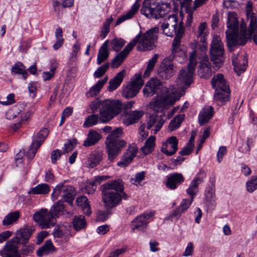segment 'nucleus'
Here are the masks:
<instances>
[{
    "label": "nucleus",
    "instance_id": "obj_1",
    "mask_svg": "<svg viewBox=\"0 0 257 257\" xmlns=\"http://www.w3.org/2000/svg\"><path fill=\"white\" fill-rule=\"evenodd\" d=\"M246 16L249 22L247 33L244 22L242 21L239 27V23L235 14L229 13L228 15L227 30L225 33L227 46L230 52L234 51L235 48L240 46L244 45L247 40L251 39L257 30V14L247 11Z\"/></svg>",
    "mask_w": 257,
    "mask_h": 257
},
{
    "label": "nucleus",
    "instance_id": "obj_2",
    "mask_svg": "<svg viewBox=\"0 0 257 257\" xmlns=\"http://www.w3.org/2000/svg\"><path fill=\"white\" fill-rule=\"evenodd\" d=\"M102 131L105 134L110 133L106 138L105 144L108 160L113 162L126 145V142L121 139L123 134L122 129L119 127L112 131L111 126H105Z\"/></svg>",
    "mask_w": 257,
    "mask_h": 257
},
{
    "label": "nucleus",
    "instance_id": "obj_3",
    "mask_svg": "<svg viewBox=\"0 0 257 257\" xmlns=\"http://www.w3.org/2000/svg\"><path fill=\"white\" fill-rule=\"evenodd\" d=\"M90 107L93 113L100 108V121L106 123L120 112L122 104L118 100L107 99L100 101L96 100L91 103Z\"/></svg>",
    "mask_w": 257,
    "mask_h": 257
},
{
    "label": "nucleus",
    "instance_id": "obj_4",
    "mask_svg": "<svg viewBox=\"0 0 257 257\" xmlns=\"http://www.w3.org/2000/svg\"><path fill=\"white\" fill-rule=\"evenodd\" d=\"M163 85L162 82L157 78H151L145 85L143 92L146 97H151L157 94V98L150 103V107L155 111H159V108L164 106L168 100L167 95H161L160 93L162 91Z\"/></svg>",
    "mask_w": 257,
    "mask_h": 257
},
{
    "label": "nucleus",
    "instance_id": "obj_5",
    "mask_svg": "<svg viewBox=\"0 0 257 257\" xmlns=\"http://www.w3.org/2000/svg\"><path fill=\"white\" fill-rule=\"evenodd\" d=\"M32 233L33 230L28 226H26L18 231L16 236L6 243L4 249L1 251L3 257L12 255L18 253L19 245L26 244Z\"/></svg>",
    "mask_w": 257,
    "mask_h": 257
},
{
    "label": "nucleus",
    "instance_id": "obj_6",
    "mask_svg": "<svg viewBox=\"0 0 257 257\" xmlns=\"http://www.w3.org/2000/svg\"><path fill=\"white\" fill-rule=\"evenodd\" d=\"M197 64V51L194 50L190 53L189 63L187 68L180 71L177 78L178 85L188 87L193 82V77L196 66Z\"/></svg>",
    "mask_w": 257,
    "mask_h": 257
},
{
    "label": "nucleus",
    "instance_id": "obj_7",
    "mask_svg": "<svg viewBox=\"0 0 257 257\" xmlns=\"http://www.w3.org/2000/svg\"><path fill=\"white\" fill-rule=\"evenodd\" d=\"M171 10V5L169 3L160 2L156 5L148 4L143 5L141 13L149 19H156L164 17Z\"/></svg>",
    "mask_w": 257,
    "mask_h": 257
},
{
    "label": "nucleus",
    "instance_id": "obj_8",
    "mask_svg": "<svg viewBox=\"0 0 257 257\" xmlns=\"http://www.w3.org/2000/svg\"><path fill=\"white\" fill-rule=\"evenodd\" d=\"M159 31L158 27H154L148 30L144 34L140 32L138 34H141L140 38L138 43L137 49L139 51L151 50L155 48V43L158 39L157 34Z\"/></svg>",
    "mask_w": 257,
    "mask_h": 257
},
{
    "label": "nucleus",
    "instance_id": "obj_9",
    "mask_svg": "<svg viewBox=\"0 0 257 257\" xmlns=\"http://www.w3.org/2000/svg\"><path fill=\"white\" fill-rule=\"evenodd\" d=\"M224 52L223 44L220 37L214 36L211 44L210 54L211 61L217 67H220L224 61Z\"/></svg>",
    "mask_w": 257,
    "mask_h": 257
},
{
    "label": "nucleus",
    "instance_id": "obj_10",
    "mask_svg": "<svg viewBox=\"0 0 257 257\" xmlns=\"http://www.w3.org/2000/svg\"><path fill=\"white\" fill-rule=\"evenodd\" d=\"M76 195L73 187L70 185H65L64 183L58 184L53 190L52 193V198L56 200L59 196L62 197L63 199L70 205H73V202Z\"/></svg>",
    "mask_w": 257,
    "mask_h": 257
},
{
    "label": "nucleus",
    "instance_id": "obj_11",
    "mask_svg": "<svg viewBox=\"0 0 257 257\" xmlns=\"http://www.w3.org/2000/svg\"><path fill=\"white\" fill-rule=\"evenodd\" d=\"M33 218L39 226L42 229H47L54 226L56 220L51 212L46 208H42L36 212Z\"/></svg>",
    "mask_w": 257,
    "mask_h": 257
},
{
    "label": "nucleus",
    "instance_id": "obj_12",
    "mask_svg": "<svg viewBox=\"0 0 257 257\" xmlns=\"http://www.w3.org/2000/svg\"><path fill=\"white\" fill-rule=\"evenodd\" d=\"M144 84V81L141 74H136L131 82L127 84L123 89L122 95L126 98H131L135 97L139 92L142 86Z\"/></svg>",
    "mask_w": 257,
    "mask_h": 257
},
{
    "label": "nucleus",
    "instance_id": "obj_13",
    "mask_svg": "<svg viewBox=\"0 0 257 257\" xmlns=\"http://www.w3.org/2000/svg\"><path fill=\"white\" fill-rule=\"evenodd\" d=\"M100 190L104 206L106 209H111L120 203L121 196L119 192L105 189Z\"/></svg>",
    "mask_w": 257,
    "mask_h": 257
},
{
    "label": "nucleus",
    "instance_id": "obj_14",
    "mask_svg": "<svg viewBox=\"0 0 257 257\" xmlns=\"http://www.w3.org/2000/svg\"><path fill=\"white\" fill-rule=\"evenodd\" d=\"M141 34L137 35L120 52L117 53L111 61V66L113 68H118L124 61L130 52L138 43Z\"/></svg>",
    "mask_w": 257,
    "mask_h": 257
},
{
    "label": "nucleus",
    "instance_id": "obj_15",
    "mask_svg": "<svg viewBox=\"0 0 257 257\" xmlns=\"http://www.w3.org/2000/svg\"><path fill=\"white\" fill-rule=\"evenodd\" d=\"M172 56L165 58L158 70L159 76L164 80L169 79L175 74Z\"/></svg>",
    "mask_w": 257,
    "mask_h": 257
},
{
    "label": "nucleus",
    "instance_id": "obj_16",
    "mask_svg": "<svg viewBox=\"0 0 257 257\" xmlns=\"http://www.w3.org/2000/svg\"><path fill=\"white\" fill-rule=\"evenodd\" d=\"M154 213H145L134 219L131 224V230L135 232L137 231H144L147 227L148 223L152 220Z\"/></svg>",
    "mask_w": 257,
    "mask_h": 257
},
{
    "label": "nucleus",
    "instance_id": "obj_17",
    "mask_svg": "<svg viewBox=\"0 0 257 257\" xmlns=\"http://www.w3.org/2000/svg\"><path fill=\"white\" fill-rule=\"evenodd\" d=\"M162 107L163 106H161V108H159V111L154 110L155 112L150 116L147 121V129L150 130L154 127L155 128L153 129L152 131H154L153 133L154 134H157L161 130L165 122L164 113L159 115L156 113L159 112L160 110L162 111L163 110Z\"/></svg>",
    "mask_w": 257,
    "mask_h": 257
},
{
    "label": "nucleus",
    "instance_id": "obj_18",
    "mask_svg": "<svg viewBox=\"0 0 257 257\" xmlns=\"http://www.w3.org/2000/svg\"><path fill=\"white\" fill-rule=\"evenodd\" d=\"M184 32V28L183 26V22H181L179 25V30L177 34L175 35V37L172 43V53L169 56H172L175 58L178 56H181L184 54V52L181 50L180 45L181 43V40L183 37Z\"/></svg>",
    "mask_w": 257,
    "mask_h": 257
},
{
    "label": "nucleus",
    "instance_id": "obj_19",
    "mask_svg": "<svg viewBox=\"0 0 257 257\" xmlns=\"http://www.w3.org/2000/svg\"><path fill=\"white\" fill-rule=\"evenodd\" d=\"M206 28V23H201L198 27L197 33L196 34L197 40L194 44V48H199L202 52L206 50V34L205 30Z\"/></svg>",
    "mask_w": 257,
    "mask_h": 257
},
{
    "label": "nucleus",
    "instance_id": "obj_20",
    "mask_svg": "<svg viewBox=\"0 0 257 257\" xmlns=\"http://www.w3.org/2000/svg\"><path fill=\"white\" fill-rule=\"evenodd\" d=\"M178 144L176 137L172 136L168 139L167 142L163 145L161 151L168 156H172L178 150Z\"/></svg>",
    "mask_w": 257,
    "mask_h": 257
},
{
    "label": "nucleus",
    "instance_id": "obj_21",
    "mask_svg": "<svg viewBox=\"0 0 257 257\" xmlns=\"http://www.w3.org/2000/svg\"><path fill=\"white\" fill-rule=\"evenodd\" d=\"M197 72L198 76L200 78L208 79L211 76V64L208 57H204L203 59L200 62Z\"/></svg>",
    "mask_w": 257,
    "mask_h": 257
},
{
    "label": "nucleus",
    "instance_id": "obj_22",
    "mask_svg": "<svg viewBox=\"0 0 257 257\" xmlns=\"http://www.w3.org/2000/svg\"><path fill=\"white\" fill-rule=\"evenodd\" d=\"M137 152L138 148L136 145L129 146L126 152L122 157V161L117 162V166L123 167L127 166L136 157Z\"/></svg>",
    "mask_w": 257,
    "mask_h": 257
},
{
    "label": "nucleus",
    "instance_id": "obj_23",
    "mask_svg": "<svg viewBox=\"0 0 257 257\" xmlns=\"http://www.w3.org/2000/svg\"><path fill=\"white\" fill-rule=\"evenodd\" d=\"M184 181V178L181 173H175L170 174L167 179L166 186L174 190Z\"/></svg>",
    "mask_w": 257,
    "mask_h": 257
},
{
    "label": "nucleus",
    "instance_id": "obj_24",
    "mask_svg": "<svg viewBox=\"0 0 257 257\" xmlns=\"http://www.w3.org/2000/svg\"><path fill=\"white\" fill-rule=\"evenodd\" d=\"M100 189L112 190L119 192L124 190L123 182L121 179H116L109 181L100 187Z\"/></svg>",
    "mask_w": 257,
    "mask_h": 257
},
{
    "label": "nucleus",
    "instance_id": "obj_25",
    "mask_svg": "<svg viewBox=\"0 0 257 257\" xmlns=\"http://www.w3.org/2000/svg\"><path fill=\"white\" fill-rule=\"evenodd\" d=\"M201 172H199L191 181L189 188L187 189V193L190 196V198L194 199L195 196L197 194L199 190V185L203 181V178L199 177V175L201 174Z\"/></svg>",
    "mask_w": 257,
    "mask_h": 257
},
{
    "label": "nucleus",
    "instance_id": "obj_26",
    "mask_svg": "<svg viewBox=\"0 0 257 257\" xmlns=\"http://www.w3.org/2000/svg\"><path fill=\"white\" fill-rule=\"evenodd\" d=\"M144 112L143 110H134L126 111L125 119L124 122L126 125H129L137 122L144 115Z\"/></svg>",
    "mask_w": 257,
    "mask_h": 257
},
{
    "label": "nucleus",
    "instance_id": "obj_27",
    "mask_svg": "<svg viewBox=\"0 0 257 257\" xmlns=\"http://www.w3.org/2000/svg\"><path fill=\"white\" fill-rule=\"evenodd\" d=\"M211 84L212 87L215 90L220 89L228 90L229 85L227 84L224 76L221 74H218L214 75L211 80Z\"/></svg>",
    "mask_w": 257,
    "mask_h": 257
},
{
    "label": "nucleus",
    "instance_id": "obj_28",
    "mask_svg": "<svg viewBox=\"0 0 257 257\" xmlns=\"http://www.w3.org/2000/svg\"><path fill=\"white\" fill-rule=\"evenodd\" d=\"M103 153L102 151L95 150L88 157V165L90 168H94L98 165L102 160Z\"/></svg>",
    "mask_w": 257,
    "mask_h": 257
},
{
    "label": "nucleus",
    "instance_id": "obj_29",
    "mask_svg": "<svg viewBox=\"0 0 257 257\" xmlns=\"http://www.w3.org/2000/svg\"><path fill=\"white\" fill-rule=\"evenodd\" d=\"M141 0H136L131 9L125 14L121 16L116 21L115 25H118L123 22L131 19L137 12L140 5L139 3Z\"/></svg>",
    "mask_w": 257,
    "mask_h": 257
},
{
    "label": "nucleus",
    "instance_id": "obj_30",
    "mask_svg": "<svg viewBox=\"0 0 257 257\" xmlns=\"http://www.w3.org/2000/svg\"><path fill=\"white\" fill-rule=\"evenodd\" d=\"M213 108L211 106L202 109L199 114V122L200 125L207 123L213 115Z\"/></svg>",
    "mask_w": 257,
    "mask_h": 257
},
{
    "label": "nucleus",
    "instance_id": "obj_31",
    "mask_svg": "<svg viewBox=\"0 0 257 257\" xmlns=\"http://www.w3.org/2000/svg\"><path fill=\"white\" fill-rule=\"evenodd\" d=\"M125 73V70L118 72L113 79L109 82V86L107 90L109 91H113L116 89L121 83Z\"/></svg>",
    "mask_w": 257,
    "mask_h": 257
},
{
    "label": "nucleus",
    "instance_id": "obj_32",
    "mask_svg": "<svg viewBox=\"0 0 257 257\" xmlns=\"http://www.w3.org/2000/svg\"><path fill=\"white\" fill-rule=\"evenodd\" d=\"M107 80V77L98 80L94 85L90 88L89 91L86 93V96L87 97H93L97 95Z\"/></svg>",
    "mask_w": 257,
    "mask_h": 257
},
{
    "label": "nucleus",
    "instance_id": "obj_33",
    "mask_svg": "<svg viewBox=\"0 0 257 257\" xmlns=\"http://www.w3.org/2000/svg\"><path fill=\"white\" fill-rule=\"evenodd\" d=\"M108 40L105 41L99 49L97 57V64H101L104 62L108 57L109 53L107 49Z\"/></svg>",
    "mask_w": 257,
    "mask_h": 257
},
{
    "label": "nucleus",
    "instance_id": "obj_34",
    "mask_svg": "<svg viewBox=\"0 0 257 257\" xmlns=\"http://www.w3.org/2000/svg\"><path fill=\"white\" fill-rule=\"evenodd\" d=\"M230 95L229 89L228 90L220 89L215 90L214 95V99L219 103V105H223L226 101L229 100Z\"/></svg>",
    "mask_w": 257,
    "mask_h": 257
},
{
    "label": "nucleus",
    "instance_id": "obj_35",
    "mask_svg": "<svg viewBox=\"0 0 257 257\" xmlns=\"http://www.w3.org/2000/svg\"><path fill=\"white\" fill-rule=\"evenodd\" d=\"M101 135L95 131L91 130L89 132L86 140L84 142L83 145L85 147H90L95 145L101 139Z\"/></svg>",
    "mask_w": 257,
    "mask_h": 257
},
{
    "label": "nucleus",
    "instance_id": "obj_36",
    "mask_svg": "<svg viewBox=\"0 0 257 257\" xmlns=\"http://www.w3.org/2000/svg\"><path fill=\"white\" fill-rule=\"evenodd\" d=\"M108 177L107 176H97L95 177L93 182L86 186L85 188L86 192L89 194L93 193L96 190V186L101 183L103 181L106 180Z\"/></svg>",
    "mask_w": 257,
    "mask_h": 257
},
{
    "label": "nucleus",
    "instance_id": "obj_37",
    "mask_svg": "<svg viewBox=\"0 0 257 257\" xmlns=\"http://www.w3.org/2000/svg\"><path fill=\"white\" fill-rule=\"evenodd\" d=\"M64 210V206L63 204V201L62 200H59L52 206L49 211L51 212L56 220V218L63 214Z\"/></svg>",
    "mask_w": 257,
    "mask_h": 257
},
{
    "label": "nucleus",
    "instance_id": "obj_38",
    "mask_svg": "<svg viewBox=\"0 0 257 257\" xmlns=\"http://www.w3.org/2000/svg\"><path fill=\"white\" fill-rule=\"evenodd\" d=\"M50 190V187L48 184L42 183L32 188L28 193L30 194H46L49 193Z\"/></svg>",
    "mask_w": 257,
    "mask_h": 257
},
{
    "label": "nucleus",
    "instance_id": "obj_39",
    "mask_svg": "<svg viewBox=\"0 0 257 257\" xmlns=\"http://www.w3.org/2000/svg\"><path fill=\"white\" fill-rule=\"evenodd\" d=\"M155 137L151 136L146 141L141 150L145 155L152 153L155 147Z\"/></svg>",
    "mask_w": 257,
    "mask_h": 257
},
{
    "label": "nucleus",
    "instance_id": "obj_40",
    "mask_svg": "<svg viewBox=\"0 0 257 257\" xmlns=\"http://www.w3.org/2000/svg\"><path fill=\"white\" fill-rule=\"evenodd\" d=\"M54 249V246L50 240H47L44 244L37 251V254L38 256L41 257L44 254H48L52 251Z\"/></svg>",
    "mask_w": 257,
    "mask_h": 257
},
{
    "label": "nucleus",
    "instance_id": "obj_41",
    "mask_svg": "<svg viewBox=\"0 0 257 257\" xmlns=\"http://www.w3.org/2000/svg\"><path fill=\"white\" fill-rule=\"evenodd\" d=\"M49 134V130L46 128L41 129L37 134L35 140L33 141L37 145V148H39L45 139Z\"/></svg>",
    "mask_w": 257,
    "mask_h": 257
},
{
    "label": "nucleus",
    "instance_id": "obj_42",
    "mask_svg": "<svg viewBox=\"0 0 257 257\" xmlns=\"http://www.w3.org/2000/svg\"><path fill=\"white\" fill-rule=\"evenodd\" d=\"M232 62L234 66V71L238 76L244 72L246 69L247 63L246 60L243 62V64H241L238 62L237 57L234 55L232 58Z\"/></svg>",
    "mask_w": 257,
    "mask_h": 257
},
{
    "label": "nucleus",
    "instance_id": "obj_43",
    "mask_svg": "<svg viewBox=\"0 0 257 257\" xmlns=\"http://www.w3.org/2000/svg\"><path fill=\"white\" fill-rule=\"evenodd\" d=\"M184 117V114H180L176 115L169 123L168 127L169 130L172 132L178 128L180 126Z\"/></svg>",
    "mask_w": 257,
    "mask_h": 257
},
{
    "label": "nucleus",
    "instance_id": "obj_44",
    "mask_svg": "<svg viewBox=\"0 0 257 257\" xmlns=\"http://www.w3.org/2000/svg\"><path fill=\"white\" fill-rule=\"evenodd\" d=\"M20 217V212L19 211H14L8 214L4 218L3 221L4 225H9L16 222Z\"/></svg>",
    "mask_w": 257,
    "mask_h": 257
},
{
    "label": "nucleus",
    "instance_id": "obj_45",
    "mask_svg": "<svg viewBox=\"0 0 257 257\" xmlns=\"http://www.w3.org/2000/svg\"><path fill=\"white\" fill-rule=\"evenodd\" d=\"M72 223L74 228L77 231L81 230L86 225L85 218L82 215L75 216L73 219Z\"/></svg>",
    "mask_w": 257,
    "mask_h": 257
},
{
    "label": "nucleus",
    "instance_id": "obj_46",
    "mask_svg": "<svg viewBox=\"0 0 257 257\" xmlns=\"http://www.w3.org/2000/svg\"><path fill=\"white\" fill-rule=\"evenodd\" d=\"M12 72L16 74H22L24 79L28 77V73L26 67L21 62H17L12 66Z\"/></svg>",
    "mask_w": 257,
    "mask_h": 257
},
{
    "label": "nucleus",
    "instance_id": "obj_47",
    "mask_svg": "<svg viewBox=\"0 0 257 257\" xmlns=\"http://www.w3.org/2000/svg\"><path fill=\"white\" fill-rule=\"evenodd\" d=\"M159 58V55L155 54L153 57L148 61L147 69L145 70L144 76L148 77L150 76L151 72L153 70Z\"/></svg>",
    "mask_w": 257,
    "mask_h": 257
},
{
    "label": "nucleus",
    "instance_id": "obj_48",
    "mask_svg": "<svg viewBox=\"0 0 257 257\" xmlns=\"http://www.w3.org/2000/svg\"><path fill=\"white\" fill-rule=\"evenodd\" d=\"M161 27H171L172 29H173V27L178 28L177 17L174 15L169 16L167 20L162 24ZM171 30L173 31V30Z\"/></svg>",
    "mask_w": 257,
    "mask_h": 257
},
{
    "label": "nucleus",
    "instance_id": "obj_49",
    "mask_svg": "<svg viewBox=\"0 0 257 257\" xmlns=\"http://www.w3.org/2000/svg\"><path fill=\"white\" fill-rule=\"evenodd\" d=\"M175 7H180L182 11L184 10L187 12L190 9L192 0H173Z\"/></svg>",
    "mask_w": 257,
    "mask_h": 257
},
{
    "label": "nucleus",
    "instance_id": "obj_50",
    "mask_svg": "<svg viewBox=\"0 0 257 257\" xmlns=\"http://www.w3.org/2000/svg\"><path fill=\"white\" fill-rule=\"evenodd\" d=\"M22 106L21 104H17L7 112V116L9 119L16 118L22 112Z\"/></svg>",
    "mask_w": 257,
    "mask_h": 257
},
{
    "label": "nucleus",
    "instance_id": "obj_51",
    "mask_svg": "<svg viewBox=\"0 0 257 257\" xmlns=\"http://www.w3.org/2000/svg\"><path fill=\"white\" fill-rule=\"evenodd\" d=\"M100 120V116L98 114H92L89 115L84 122L83 126L85 127H89L97 123Z\"/></svg>",
    "mask_w": 257,
    "mask_h": 257
},
{
    "label": "nucleus",
    "instance_id": "obj_52",
    "mask_svg": "<svg viewBox=\"0 0 257 257\" xmlns=\"http://www.w3.org/2000/svg\"><path fill=\"white\" fill-rule=\"evenodd\" d=\"M113 19L110 17L106 20L104 23L103 26L101 29L100 37L102 39H104L109 33L110 31L109 27L111 23L113 21Z\"/></svg>",
    "mask_w": 257,
    "mask_h": 257
},
{
    "label": "nucleus",
    "instance_id": "obj_53",
    "mask_svg": "<svg viewBox=\"0 0 257 257\" xmlns=\"http://www.w3.org/2000/svg\"><path fill=\"white\" fill-rule=\"evenodd\" d=\"M125 41L121 38H114L111 41V45L112 49L118 52L123 46Z\"/></svg>",
    "mask_w": 257,
    "mask_h": 257
},
{
    "label": "nucleus",
    "instance_id": "obj_54",
    "mask_svg": "<svg viewBox=\"0 0 257 257\" xmlns=\"http://www.w3.org/2000/svg\"><path fill=\"white\" fill-rule=\"evenodd\" d=\"M246 190L252 193L257 189V176H252L250 179L246 183Z\"/></svg>",
    "mask_w": 257,
    "mask_h": 257
},
{
    "label": "nucleus",
    "instance_id": "obj_55",
    "mask_svg": "<svg viewBox=\"0 0 257 257\" xmlns=\"http://www.w3.org/2000/svg\"><path fill=\"white\" fill-rule=\"evenodd\" d=\"M56 67L57 64L54 62L52 64L50 71H45L43 73L42 77L44 81L49 80L54 76Z\"/></svg>",
    "mask_w": 257,
    "mask_h": 257
},
{
    "label": "nucleus",
    "instance_id": "obj_56",
    "mask_svg": "<svg viewBox=\"0 0 257 257\" xmlns=\"http://www.w3.org/2000/svg\"><path fill=\"white\" fill-rule=\"evenodd\" d=\"M109 67V63H106L105 64L99 67L94 73V76L96 78H100L104 74Z\"/></svg>",
    "mask_w": 257,
    "mask_h": 257
},
{
    "label": "nucleus",
    "instance_id": "obj_57",
    "mask_svg": "<svg viewBox=\"0 0 257 257\" xmlns=\"http://www.w3.org/2000/svg\"><path fill=\"white\" fill-rule=\"evenodd\" d=\"M161 28L163 31V33L169 37H173L174 35L177 34L179 30V27L176 28L173 27V31L171 30H172L171 27H161Z\"/></svg>",
    "mask_w": 257,
    "mask_h": 257
},
{
    "label": "nucleus",
    "instance_id": "obj_58",
    "mask_svg": "<svg viewBox=\"0 0 257 257\" xmlns=\"http://www.w3.org/2000/svg\"><path fill=\"white\" fill-rule=\"evenodd\" d=\"M39 148H37V145L34 142H32V144L30 146V148L29 150L28 151L27 153V157L29 160H32L37 151V150Z\"/></svg>",
    "mask_w": 257,
    "mask_h": 257
},
{
    "label": "nucleus",
    "instance_id": "obj_59",
    "mask_svg": "<svg viewBox=\"0 0 257 257\" xmlns=\"http://www.w3.org/2000/svg\"><path fill=\"white\" fill-rule=\"evenodd\" d=\"M77 144L76 140L75 139L74 140H69L68 141V143L65 144L64 149L63 150L64 153H68L71 151H72L74 147L76 146Z\"/></svg>",
    "mask_w": 257,
    "mask_h": 257
},
{
    "label": "nucleus",
    "instance_id": "obj_60",
    "mask_svg": "<svg viewBox=\"0 0 257 257\" xmlns=\"http://www.w3.org/2000/svg\"><path fill=\"white\" fill-rule=\"evenodd\" d=\"M110 209H107L106 211H100L97 213V219L101 221L106 220L109 215L111 214Z\"/></svg>",
    "mask_w": 257,
    "mask_h": 257
},
{
    "label": "nucleus",
    "instance_id": "obj_61",
    "mask_svg": "<svg viewBox=\"0 0 257 257\" xmlns=\"http://www.w3.org/2000/svg\"><path fill=\"white\" fill-rule=\"evenodd\" d=\"M23 246L21 249V253L24 255H28L33 252L34 245L32 244L29 245L23 244Z\"/></svg>",
    "mask_w": 257,
    "mask_h": 257
},
{
    "label": "nucleus",
    "instance_id": "obj_62",
    "mask_svg": "<svg viewBox=\"0 0 257 257\" xmlns=\"http://www.w3.org/2000/svg\"><path fill=\"white\" fill-rule=\"evenodd\" d=\"M193 199L192 198L189 199H184L180 205H179V208L184 212L185 210H187L192 204Z\"/></svg>",
    "mask_w": 257,
    "mask_h": 257
},
{
    "label": "nucleus",
    "instance_id": "obj_63",
    "mask_svg": "<svg viewBox=\"0 0 257 257\" xmlns=\"http://www.w3.org/2000/svg\"><path fill=\"white\" fill-rule=\"evenodd\" d=\"M206 201L210 203L211 207L215 206V192L206 193Z\"/></svg>",
    "mask_w": 257,
    "mask_h": 257
},
{
    "label": "nucleus",
    "instance_id": "obj_64",
    "mask_svg": "<svg viewBox=\"0 0 257 257\" xmlns=\"http://www.w3.org/2000/svg\"><path fill=\"white\" fill-rule=\"evenodd\" d=\"M227 153L226 148L224 146H221L219 147V150L217 153V161L220 163L223 159V156Z\"/></svg>",
    "mask_w": 257,
    "mask_h": 257
}]
</instances>
